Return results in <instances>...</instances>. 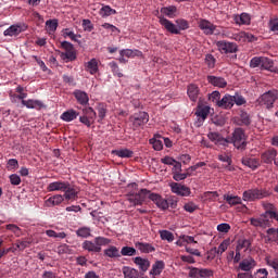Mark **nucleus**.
Returning a JSON list of instances; mask_svg holds the SVG:
<instances>
[{
    "label": "nucleus",
    "mask_w": 278,
    "mask_h": 278,
    "mask_svg": "<svg viewBox=\"0 0 278 278\" xmlns=\"http://www.w3.org/2000/svg\"><path fill=\"white\" fill-rule=\"evenodd\" d=\"M207 138L217 147H229L232 143L240 151L247 149V132L240 127L233 130L231 139H227L218 132H208Z\"/></svg>",
    "instance_id": "obj_1"
},
{
    "label": "nucleus",
    "mask_w": 278,
    "mask_h": 278,
    "mask_svg": "<svg viewBox=\"0 0 278 278\" xmlns=\"http://www.w3.org/2000/svg\"><path fill=\"white\" fill-rule=\"evenodd\" d=\"M265 212L257 218H250V225L252 227H260L261 229H266L273 226V220L278 223V208L275 204L270 202H262Z\"/></svg>",
    "instance_id": "obj_2"
},
{
    "label": "nucleus",
    "mask_w": 278,
    "mask_h": 278,
    "mask_svg": "<svg viewBox=\"0 0 278 278\" xmlns=\"http://www.w3.org/2000/svg\"><path fill=\"white\" fill-rule=\"evenodd\" d=\"M270 192L266 188H253L245 190L242 194L243 201H262V199H268Z\"/></svg>",
    "instance_id": "obj_3"
},
{
    "label": "nucleus",
    "mask_w": 278,
    "mask_h": 278,
    "mask_svg": "<svg viewBox=\"0 0 278 278\" xmlns=\"http://www.w3.org/2000/svg\"><path fill=\"white\" fill-rule=\"evenodd\" d=\"M61 49L65 52H60V58L63 62H75L77 60V52L75 51V46L68 41L61 42Z\"/></svg>",
    "instance_id": "obj_4"
},
{
    "label": "nucleus",
    "mask_w": 278,
    "mask_h": 278,
    "mask_svg": "<svg viewBox=\"0 0 278 278\" xmlns=\"http://www.w3.org/2000/svg\"><path fill=\"white\" fill-rule=\"evenodd\" d=\"M94 121H97V112L94 109H92V106L83 109V115L79 116V123L86 127H92Z\"/></svg>",
    "instance_id": "obj_5"
},
{
    "label": "nucleus",
    "mask_w": 278,
    "mask_h": 278,
    "mask_svg": "<svg viewBox=\"0 0 278 278\" xmlns=\"http://www.w3.org/2000/svg\"><path fill=\"white\" fill-rule=\"evenodd\" d=\"M277 99H278V91L274 89L263 93L257 101H258V104L263 105L264 108H267V110H270V108L275 105V101Z\"/></svg>",
    "instance_id": "obj_6"
},
{
    "label": "nucleus",
    "mask_w": 278,
    "mask_h": 278,
    "mask_svg": "<svg viewBox=\"0 0 278 278\" xmlns=\"http://www.w3.org/2000/svg\"><path fill=\"white\" fill-rule=\"evenodd\" d=\"M130 123H132L134 129H140V127H144L147 123H149V113L139 112L129 117Z\"/></svg>",
    "instance_id": "obj_7"
},
{
    "label": "nucleus",
    "mask_w": 278,
    "mask_h": 278,
    "mask_svg": "<svg viewBox=\"0 0 278 278\" xmlns=\"http://www.w3.org/2000/svg\"><path fill=\"white\" fill-rule=\"evenodd\" d=\"M216 47L219 53H238V45L236 42L227 41V40H219L216 42Z\"/></svg>",
    "instance_id": "obj_8"
},
{
    "label": "nucleus",
    "mask_w": 278,
    "mask_h": 278,
    "mask_svg": "<svg viewBox=\"0 0 278 278\" xmlns=\"http://www.w3.org/2000/svg\"><path fill=\"white\" fill-rule=\"evenodd\" d=\"M169 188L173 194H177L178 197H190L192 194L190 187L179 182H170Z\"/></svg>",
    "instance_id": "obj_9"
},
{
    "label": "nucleus",
    "mask_w": 278,
    "mask_h": 278,
    "mask_svg": "<svg viewBox=\"0 0 278 278\" xmlns=\"http://www.w3.org/2000/svg\"><path fill=\"white\" fill-rule=\"evenodd\" d=\"M232 123L238 127H249L252 123L251 115L247 111L241 110L237 116L232 117Z\"/></svg>",
    "instance_id": "obj_10"
},
{
    "label": "nucleus",
    "mask_w": 278,
    "mask_h": 278,
    "mask_svg": "<svg viewBox=\"0 0 278 278\" xmlns=\"http://www.w3.org/2000/svg\"><path fill=\"white\" fill-rule=\"evenodd\" d=\"M27 27L28 26L25 23L11 25L9 28H7L3 31V36H10V37L18 36L23 34V31H27Z\"/></svg>",
    "instance_id": "obj_11"
},
{
    "label": "nucleus",
    "mask_w": 278,
    "mask_h": 278,
    "mask_svg": "<svg viewBox=\"0 0 278 278\" xmlns=\"http://www.w3.org/2000/svg\"><path fill=\"white\" fill-rule=\"evenodd\" d=\"M63 192V199H65V201L73 202L79 199V190H77V187L72 186L71 182H67V187Z\"/></svg>",
    "instance_id": "obj_12"
},
{
    "label": "nucleus",
    "mask_w": 278,
    "mask_h": 278,
    "mask_svg": "<svg viewBox=\"0 0 278 278\" xmlns=\"http://www.w3.org/2000/svg\"><path fill=\"white\" fill-rule=\"evenodd\" d=\"M198 27H200L205 36H212L216 31V25L205 18L199 20Z\"/></svg>",
    "instance_id": "obj_13"
},
{
    "label": "nucleus",
    "mask_w": 278,
    "mask_h": 278,
    "mask_svg": "<svg viewBox=\"0 0 278 278\" xmlns=\"http://www.w3.org/2000/svg\"><path fill=\"white\" fill-rule=\"evenodd\" d=\"M159 23L160 25H162V27L166 29V31H169V34H181V31H179V28H177V26L173 22H170V20L164 17L163 15L159 16Z\"/></svg>",
    "instance_id": "obj_14"
},
{
    "label": "nucleus",
    "mask_w": 278,
    "mask_h": 278,
    "mask_svg": "<svg viewBox=\"0 0 278 278\" xmlns=\"http://www.w3.org/2000/svg\"><path fill=\"white\" fill-rule=\"evenodd\" d=\"M149 199L150 201H153V203H155V205L160 207V210L166 211L168 207H170V203L157 193L150 194Z\"/></svg>",
    "instance_id": "obj_15"
},
{
    "label": "nucleus",
    "mask_w": 278,
    "mask_h": 278,
    "mask_svg": "<svg viewBox=\"0 0 278 278\" xmlns=\"http://www.w3.org/2000/svg\"><path fill=\"white\" fill-rule=\"evenodd\" d=\"M67 186H68V181H62V180L53 181L48 185L47 191L48 192H64V190H66Z\"/></svg>",
    "instance_id": "obj_16"
},
{
    "label": "nucleus",
    "mask_w": 278,
    "mask_h": 278,
    "mask_svg": "<svg viewBox=\"0 0 278 278\" xmlns=\"http://www.w3.org/2000/svg\"><path fill=\"white\" fill-rule=\"evenodd\" d=\"M217 160H219V162H223V167L226 168V170H229L230 173L231 170H233V166H231V164H233L231 154L222 152L217 155Z\"/></svg>",
    "instance_id": "obj_17"
},
{
    "label": "nucleus",
    "mask_w": 278,
    "mask_h": 278,
    "mask_svg": "<svg viewBox=\"0 0 278 278\" xmlns=\"http://www.w3.org/2000/svg\"><path fill=\"white\" fill-rule=\"evenodd\" d=\"M22 105L27 108V110H37L40 111L45 106V103L40 100H34V99H28V100H23Z\"/></svg>",
    "instance_id": "obj_18"
},
{
    "label": "nucleus",
    "mask_w": 278,
    "mask_h": 278,
    "mask_svg": "<svg viewBox=\"0 0 278 278\" xmlns=\"http://www.w3.org/2000/svg\"><path fill=\"white\" fill-rule=\"evenodd\" d=\"M73 94L79 105L86 106L88 105V103H90V98L88 97V93L86 91L76 89L74 90Z\"/></svg>",
    "instance_id": "obj_19"
},
{
    "label": "nucleus",
    "mask_w": 278,
    "mask_h": 278,
    "mask_svg": "<svg viewBox=\"0 0 278 278\" xmlns=\"http://www.w3.org/2000/svg\"><path fill=\"white\" fill-rule=\"evenodd\" d=\"M277 157V150L275 148L268 149L267 151L261 154V160L264 164H273Z\"/></svg>",
    "instance_id": "obj_20"
},
{
    "label": "nucleus",
    "mask_w": 278,
    "mask_h": 278,
    "mask_svg": "<svg viewBox=\"0 0 278 278\" xmlns=\"http://www.w3.org/2000/svg\"><path fill=\"white\" fill-rule=\"evenodd\" d=\"M217 108H222V110H231V108H233V96L226 93L223 99L219 100Z\"/></svg>",
    "instance_id": "obj_21"
},
{
    "label": "nucleus",
    "mask_w": 278,
    "mask_h": 278,
    "mask_svg": "<svg viewBox=\"0 0 278 278\" xmlns=\"http://www.w3.org/2000/svg\"><path fill=\"white\" fill-rule=\"evenodd\" d=\"M206 80L211 86H215L217 88H227V80L223 77L218 76H207Z\"/></svg>",
    "instance_id": "obj_22"
},
{
    "label": "nucleus",
    "mask_w": 278,
    "mask_h": 278,
    "mask_svg": "<svg viewBox=\"0 0 278 278\" xmlns=\"http://www.w3.org/2000/svg\"><path fill=\"white\" fill-rule=\"evenodd\" d=\"M84 251H88L89 253H101V248L97 245V241L86 240L81 243Z\"/></svg>",
    "instance_id": "obj_23"
},
{
    "label": "nucleus",
    "mask_w": 278,
    "mask_h": 278,
    "mask_svg": "<svg viewBox=\"0 0 278 278\" xmlns=\"http://www.w3.org/2000/svg\"><path fill=\"white\" fill-rule=\"evenodd\" d=\"M240 270H243L244 273H249V270H253L255 268V260L253 257L244 258L239 264Z\"/></svg>",
    "instance_id": "obj_24"
},
{
    "label": "nucleus",
    "mask_w": 278,
    "mask_h": 278,
    "mask_svg": "<svg viewBox=\"0 0 278 278\" xmlns=\"http://www.w3.org/2000/svg\"><path fill=\"white\" fill-rule=\"evenodd\" d=\"M200 92L201 91L199 89V86H197L194 84H190L187 88V93H188L190 101L197 102V100L199 99Z\"/></svg>",
    "instance_id": "obj_25"
},
{
    "label": "nucleus",
    "mask_w": 278,
    "mask_h": 278,
    "mask_svg": "<svg viewBox=\"0 0 278 278\" xmlns=\"http://www.w3.org/2000/svg\"><path fill=\"white\" fill-rule=\"evenodd\" d=\"M79 116V112L71 109L61 114V121H64L65 123H71L75 121Z\"/></svg>",
    "instance_id": "obj_26"
},
{
    "label": "nucleus",
    "mask_w": 278,
    "mask_h": 278,
    "mask_svg": "<svg viewBox=\"0 0 278 278\" xmlns=\"http://www.w3.org/2000/svg\"><path fill=\"white\" fill-rule=\"evenodd\" d=\"M64 195L55 194L46 200L47 207H55V205H62L64 203Z\"/></svg>",
    "instance_id": "obj_27"
},
{
    "label": "nucleus",
    "mask_w": 278,
    "mask_h": 278,
    "mask_svg": "<svg viewBox=\"0 0 278 278\" xmlns=\"http://www.w3.org/2000/svg\"><path fill=\"white\" fill-rule=\"evenodd\" d=\"M134 263L136 264V266H138V268L142 270V273H147V270H149V267L151 266V262H149V260L142 258L140 256L135 257Z\"/></svg>",
    "instance_id": "obj_28"
},
{
    "label": "nucleus",
    "mask_w": 278,
    "mask_h": 278,
    "mask_svg": "<svg viewBox=\"0 0 278 278\" xmlns=\"http://www.w3.org/2000/svg\"><path fill=\"white\" fill-rule=\"evenodd\" d=\"M152 144L154 151H162L164 149V142L162 141V135H154L152 139L149 140Z\"/></svg>",
    "instance_id": "obj_29"
},
{
    "label": "nucleus",
    "mask_w": 278,
    "mask_h": 278,
    "mask_svg": "<svg viewBox=\"0 0 278 278\" xmlns=\"http://www.w3.org/2000/svg\"><path fill=\"white\" fill-rule=\"evenodd\" d=\"M233 21L237 25H250L251 15L248 13H241L240 15H233Z\"/></svg>",
    "instance_id": "obj_30"
},
{
    "label": "nucleus",
    "mask_w": 278,
    "mask_h": 278,
    "mask_svg": "<svg viewBox=\"0 0 278 278\" xmlns=\"http://www.w3.org/2000/svg\"><path fill=\"white\" fill-rule=\"evenodd\" d=\"M166 264L164 263V261H156L153 265H152V269L150 270V275H154V277H157L160 275H162V270H164Z\"/></svg>",
    "instance_id": "obj_31"
},
{
    "label": "nucleus",
    "mask_w": 278,
    "mask_h": 278,
    "mask_svg": "<svg viewBox=\"0 0 278 278\" xmlns=\"http://www.w3.org/2000/svg\"><path fill=\"white\" fill-rule=\"evenodd\" d=\"M135 247L141 253H153V252H155V247H153V244H151V243L137 242L135 244Z\"/></svg>",
    "instance_id": "obj_32"
},
{
    "label": "nucleus",
    "mask_w": 278,
    "mask_h": 278,
    "mask_svg": "<svg viewBox=\"0 0 278 278\" xmlns=\"http://www.w3.org/2000/svg\"><path fill=\"white\" fill-rule=\"evenodd\" d=\"M31 239L29 238H24V239H18L15 241V250L17 251H25V249H29L31 245Z\"/></svg>",
    "instance_id": "obj_33"
},
{
    "label": "nucleus",
    "mask_w": 278,
    "mask_h": 278,
    "mask_svg": "<svg viewBox=\"0 0 278 278\" xmlns=\"http://www.w3.org/2000/svg\"><path fill=\"white\" fill-rule=\"evenodd\" d=\"M241 162L243 166H248V168H252V170H255L260 166L258 159L243 157Z\"/></svg>",
    "instance_id": "obj_34"
},
{
    "label": "nucleus",
    "mask_w": 278,
    "mask_h": 278,
    "mask_svg": "<svg viewBox=\"0 0 278 278\" xmlns=\"http://www.w3.org/2000/svg\"><path fill=\"white\" fill-rule=\"evenodd\" d=\"M161 14H164V16H167L168 18H175L177 14V7L175 5L163 7L161 8Z\"/></svg>",
    "instance_id": "obj_35"
},
{
    "label": "nucleus",
    "mask_w": 278,
    "mask_h": 278,
    "mask_svg": "<svg viewBox=\"0 0 278 278\" xmlns=\"http://www.w3.org/2000/svg\"><path fill=\"white\" fill-rule=\"evenodd\" d=\"M122 273L124 275L125 278H139L140 277V273L138 271V269H134L131 267H123Z\"/></svg>",
    "instance_id": "obj_36"
},
{
    "label": "nucleus",
    "mask_w": 278,
    "mask_h": 278,
    "mask_svg": "<svg viewBox=\"0 0 278 278\" xmlns=\"http://www.w3.org/2000/svg\"><path fill=\"white\" fill-rule=\"evenodd\" d=\"M86 68L90 75H96V73H99V62H97V59H91L89 62H87Z\"/></svg>",
    "instance_id": "obj_37"
},
{
    "label": "nucleus",
    "mask_w": 278,
    "mask_h": 278,
    "mask_svg": "<svg viewBox=\"0 0 278 278\" xmlns=\"http://www.w3.org/2000/svg\"><path fill=\"white\" fill-rule=\"evenodd\" d=\"M104 255L111 258L121 257V251L115 245H110L104 250Z\"/></svg>",
    "instance_id": "obj_38"
},
{
    "label": "nucleus",
    "mask_w": 278,
    "mask_h": 278,
    "mask_svg": "<svg viewBox=\"0 0 278 278\" xmlns=\"http://www.w3.org/2000/svg\"><path fill=\"white\" fill-rule=\"evenodd\" d=\"M224 201H226L228 203V205H231V206L242 204V198H240L238 195L225 194Z\"/></svg>",
    "instance_id": "obj_39"
},
{
    "label": "nucleus",
    "mask_w": 278,
    "mask_h": 278,
    "mask_svg": "<svg viewBox=\"0 0 278 278\" xmlns=\"http://www.w3.org/2000/svg\"><path fill=\"white\" fill-rule=\"evenodd\" d=\"M275 62L267 56H262L261 68L262 71H273Z\"/></svg>",
    "instance_id": "obj_40"
},
{
    "label": "nucleus",
    "mask_w": 278,
    "mask_h": 278,
    "mask_svg": "<svg viewBox=\"0 0 278 278\" xmlns=\"http://www.w3.org/2000/svg\"><path fill=\"white\" fill-rule=\"evenodd\" d=\"M238 251H249L251 249V240L250 239H239L237 242V248Z\"/></svg>",
    "instance_id": "obj_41"
},
{
    "label": "nucleus",
    "mask_w": 278,
    "mask_h": 278,
    "mask_svg": "<svg viewBox=\"0 0 278 278\" xmlns=\"http://www.w3.org/2000/svg\"><path fill=\"white\" fill-rule=\"evenodd\" d=\"M112 153L117 157H134V151L129 149L113 150Z\"/></svg>",
    "instance_id": "obj_42"
},
{
    "label": "nucleus",
    "mask_w": 278,
    "mask_h": 278,
    "mask_svg": "<svg viewBox=\"0 0 278 278\" xmlns=\"http://www.w3.org/2000/svg\"><path fill=\"white\" fill-rule=\"evenodd\" d=\"M228 38L236 40V42H247V31L232 33Z\"/></svg>",
    "instance_id": "obj_43"
},
{
    "label": "nucleus",
    "mask_w": 278,
    "mask_h": 278,
    "mask_svg": "<svg viewBox=\"0 0 278 278\" xmlns=\"http://www.w3.org/2000/svg\"><path fill=\"white\" fill-rule=\"evenodd\" d=\"M266 233L268 242H278V228H269Z\"/></svg>",
    "instance_id": "obj_44"
},
{
    "label": "nucleus",
    "mask_w": 278,
    "mask_h": 278,
    "mask_svg": "<svg viewBox=\"0 0 278 278\" xmlns=\"http://www.w3.org/2000/svg\"><path fill=\"white\" fill-rule=\"evenodd\" d=\"M195 114L199 116V118L205 121V118H207L210 115V106H199Z\"/></svg>",
    "instance_id": "obj_45"
},
{
    "label": "nucleus",
    "mask_w": 278,
    "mask_h": 278,
    "mask_svg": "<svg viewBox=\"0 0 278 278\" xmlns=\"http://www.w3.org/2000/svg\"><path fill=\"white\" fill-rule=\"evenodd\" d=\"M92 230L90 227H80L76 230V236L78 238H90Z\"/></svg>",
    "instance_id": "obj_46"
},
{
    "label": "nucleus",
    "mask_w": 278,
    "mask_h": 278,
    "mask_svg": "<svg viewBox=\"0 0 278 278\" xmlns=\"http://www.w3.org/2000/svg\"><path fill=\"white\" fill-rule=\"evenodd\" d=\"M119 255L124 256V257H134V255H136V248H131V247H123Z\"/></svg>",
    "instance_id": "obj_47"
},
{
    "label": "nucleus",
    "mask_w": 278,
    "mask_h": 278,
    "mask_svg": "<svg viewBox=\"0 0 278 278\" xmlns=\"http://www.w3.org/2000/svg\"><path fill=\"white\" fill-rule=\"evenodd\" d=\"M100 16H102L103 18L108 17V16H112V14H116V10L114 9H111L110 5H105V7H102L100 9V12H99Z\"/></svg>",
    "instance_id": "obj_48"
},
{
    "label": "nucleus",
    "mask_w": 278,
    "mask_h": 278,
    "mask_svg": "<svg viewBox=\"0 0 278 278\" xmlns=\"http://www.w3.org/2000/svg\"><path fill=\"white\" fill-rule=\"evenodd\" d=\"M267 265L270 266L275 270V277H278V257H267L266 258Z\"/></svg>",
    "instance_id": "obj_49"
},
{
    "label": "nucleus",
    "mask_w": 278,
    "mask_h": 278,
    "mask_svg": "<svg viewBox=\"0 0 278 278\" xmlns=\"http://www.w3.org/2000/svg\"><path fill=\"white\" fill-rule=\"evenodd\" d=\"M94 242L97 247L101 249V247H108V244H112V239H108L105 237H96Z\"/></svg>",
    "instance_id": "obj_50"
},
{
    "label": "nucleus",
    "mask_w": 278,
    "mask_h": 278,
    "mask_svg": "<svg viewBox=\"0 0 278 278\" xmlns=\"http://www.w3.org/2000/svg\"><path fill=\"white\" fill-rule=\"evenodd\" d=\"M46 27L49 34H54L58 29V20H48L46 22Z\"/></svg>",
    "instance_id": "obj_51"
},
{
    "label": "nucleus",
    "mask_w": 278,
    "mask_h": 278,
    "mask_svg": "<svg viewBox=\"0 0 278 278\" xmlns=\"http://www.w3.org/2000/svg\"><path fill=\"white\" fill-rule=\"evenodd\" d=\"M62 33L65 38H70L73 42H77V38H81V36H77L71 28H65Z\"/></svg>",
    "instance_id": "obj_52"
},
{
    "label": "nucleus",
    "mask_w": 278,
    "mask_h": 278,
    "mask_svg": "<svg viewBox=\"0 0 278 278\" xmlns=\"http://www.w3.org/2000/svg\"><path fill=\"white\" fill-rule=\"evenodd\" d=\"M98 116L100 121H103L108 114V106L103 103L98 104L97 106Z\"/></svg>",
    "instance_id": "obj_53"
},
{
    "label": "nucleus",
    "mask_w": 278,
    "mask_h": 278,
    "mask_svg": "<svg viewBox=\"0 0 278 278\" xmlns=\"http://www.w3.org/2000/svg\"><path fill=\"white\" fill-rule=\"evenodd\" d=\"M208 101H211V103H214L218 108L220 102V91H213L212 93H210Z\"/></svg>",
    "instance_id": "obj_54"
},
{
    "label": "nucleus",
    "mask_w": 278,
    "mask_h": 278,
    "mask_svg": "<svg viewBox=\"0 0 278 278\" xmlns=\"http://www.w3.org/2000/svg\"><path fill=\"white\" fill-rule=\"evenodd\" d=\"M160 237L161 240H167V242H173V240H175V235L168 230H161Z\"/></svg>",
    "instance_id": "obj_55"
},
{
    "label": "nucleus",
    "mask_w": 278,
    "mask_h": 278,
    "mask_svg": "<svg viewBox=\"0 0 278 278\" xmlns=\"http://www.w3.org/2000/svg\"><path fill=\"white\" fill-rule=\"evenodd\" d=\"M109 66L113 73V75H115V77H123V74L121 73V67H118V64L114 61L109 63Z\"/></svg>",
    "instance_id": "obj_56"
},
{
    "label": "nucleus",
    "mask_w": 278,
    "mask_h": 278,
    "mask_svg": "<svg viewBox=\"0 0 278 278\" xmlns=\"http://www.w3.org/2000/svg\"><path fill=\"white\" fill-rule=\"evenodd\" d=\"M5 229H8V231H12L16 238H21L22 236L21 228L14 224H8Z\"/></svg>",
    "instance_id": "obj_57"
},
{
    "label": "nucleus",
    "mask_w": 278,
    "mask_h": 278,
    "mask_svg": "<svg viewBox=\"0 0 278 278\" xmlns=\"http://www.w3.org/2000/svg\"><path fill=\"white\" fill-rule=\"evenodd\" d=\"M129 203H132L134 205H142V198H140L139 193L130 194L128 198Z\"/></svg>",
    "instance_id": "obj_58"
},
{
    "label": "nucleus",
    "mask_w": 278,
    "mask_h": 278,
    "mask_svg": "<svg viewBox=\"0 0 278 278\" xmlns=\"http://www.w3.org/2000/svg\"><path fill=\"white\" fill-rule=\"evenodd\" d=\"M250 68H262V56H254L250 61Z\"/></svg>",
    "instance_id": "obj_59"
},
{
    "label": "nucleus",
    "mask_w": 278,
    "mask_h": 278,
    "mask_svg": "<svg viewBox=\"0 0 278 278\" xmlns=\"http://www.w3.org/2000/svg\"><path fill=\"white\" fill-rule=\"evenodd\" d=\"M176 25H178V29H181L182 31L186 29H190V23H188V21L185 18L176 20Z\"/></svg>",
    "instance_id": "obj_60"
},
{
    "label": "nucleus",
    "mask_w": 278,
    "mask_h": 278,
    "mask_svg": "<svg viewBox=\"0 0 278 278\" xmlns=\"http://www.w3.org/2000/svg\"><path fill=\"white\" fill-rule=\"evenodd\" d=\"M228 248H229V239H226V240H224V241L219 244V247H218V249H217V254H218V255H223V254L225 253V251H227Z\"/></svg>",
    "instance_id": "obj_61"
},
{
    "label": "nucleus",
    "mask_w": 278,
    "mask_h": 278,
    "mask_svg": "<svg viewBox=\"0 0 278 278\" xmlns=\"http://www.w3.org/2000/svg\"><path fill=\"white\" fill-rule=\"evenodd\" d=\"M233 98V105H244L247 104V99H244L241 94L236 93L232 96Z\"/></svg>",
    "instance_id": "obj_62"
},
{
    "label": "nucleus",
    "mask_w": 278,
    "mask_h": 278,
    "mask_svg": "<svg viewBox=\"0 0 278 278\" xmlns=\"http://www.w3.org/2000/svg\"><path fill=\"white\" fill-rule=\"evenodd\" d=\"M205 64L208 68H214L216 66V59L212 54H206L205 56Z\"/></svg>",
    "instance_id": "obj_63"
},
{
    "label": "nucleus",
    "mask_w": 278,
    "mask_h": 278,
    "mask_svg": "<svg viewBox=\"0 0 278 278\" xmlns=\"http://www.w3.org/2000/svg\"><path fill=\"white\" fill-rule=\"evenodd\" d=\"M189 277L190 278H199L201 277V269L197 267H189Z\"/></svg>",
    "instance_id": "obj_64"
}]
</instances>
